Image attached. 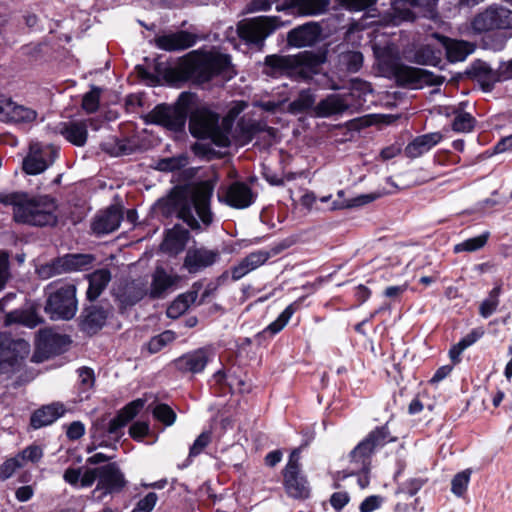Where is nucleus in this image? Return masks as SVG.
<instances>
[{
  "label": "nucleus",
  "mask_w": 512,
  "mask_h": 512,
  "mask_svg": "<svg viewBox=\"0 0 512 512\" xmlns=\"http://www.w3.org/2000/svg\"><path fill=\"white\" fill-rule=\"evenodd\" d=\"M158 501V496L154 492L148 493L140 499L132 512H151Z\"/></svg>",
  "instance_id": "obj_58"
},
{
  "label": "nucleus",
  "mask_w": 512,
  "mask_h": 512,
  "mask_svg": "<svg viewBox=\"0 0 512 512\" xmlns=\"http://www.w3.org/2000/svg\"><path fill=\"white\" fill-rule=\"evenodd\" d=\"M484 333L485 331L481 327L473 329L469 334H467L450 349L449 356L451 360L454 363H458L460 361L461 353L473 345L477 340H479L484 335Z\"/></svg>",
  "instance_id": "obj_40"
},
{
  "label": "nucleus",
  "mask_w": 512,
  "mask_h": 512,
  "mask_svg": "<svg viewBox=\"0 0 512 512\" xmlns=\"http://www.w3.org/2000/svg\"><path fill=\"white\" fill-rule=\"evenodd\" d=\"M153 416L166 426H171L176 421V413L167 404H158L153 409Z\"/></svg>",
  "instance_id": "obj_48"
},
{
  "label": "nucleus",
  "mask_w": 512,
  "mask_h": 512,
  "mask_svg": "<svg viewBox=\"0 0 512 512\" xmlns=\"http://www.w3.org/2000/svg\"><path fill=\"white\" fill-rule=\"evenodd\" d=\"M149 432V424L147 422H135L129 429L130 436L135 440L142 439Z\"/></svg>",
  "instance_id": "obj_63"
},
{
  "label": "nucleus",
  "mask_w": 512,
  "mask_h": 512,
  "mask_svg": "<svg viewBox=\"0 0 512 512\" xmlns=\"http://www.w3.org/2000/svg\"><path fill=\"white\" fill-rule=\"evenodd\" d=\"M122 218V209L118 206H111L95 217L92 230L98 235L112 233L118 229Z\"/></svg>",
  "instance_id": "obj_26"
},
{
  "label": "nucleus",
  "mask_w": 512,
  "mask_h": 512,
  "mask_svg": "<svg viewBox=\"0 0 512 512\" xmlns=\"http://www.w3.org/2000/svg\"><path fill=\"white\" fill-rule=\"evenodd\" d=\"M228 56L217 52L194 50L185 55L178 65L169 70L175 80H192L204 83L228 67Z\"/></svg>",
  "instance_id": "obj_3"
},
{
  "label": "nucleus",
  "mask_w": 512,
  "mask_h": 512,
  "mask_svg": "<svg viewBox=\"0 0 512 512\" xmlns=\"http://www.w3.org/2000/svg\"><path fill=\"white\" fill-rule=\"evenodd\" d=\"M176 339V335L173 331L167 330L161 334L154 336L148 343V350L150 353H157L162 350L165 346L172 343Z\"/></svg>",
  "instance_id": "obj_46"
},
{
  "label": "nucleus",
  "mask_w": 512,
  "mask_h": 512,
  "mask_svg": "<svg viewBox=\"0 0 512 512\" xmlns=\"http://www.w3.org/2000/svg\"><path fill=\"white\" fill-rule=\"evenodd\" d=\"M6 324L21 323L34 328L40 323V318L33 312H12L6 316Z\"/></svg>",
  "instance_id": "obj_43"
},
{
  "label": "nucleus",
  "mask_w": 512,
  "mask_h": 512,
  "mask_svg": "<svg viewBox=\"0 0 512 512\" xmlns=\"http://www.w3.org/2000/svg\"><path fill=\"white\" fill-rule=\"evenodd\" d=\"M434 2L435 0H392L395 21L413 20L411 7H428Z\"/></svg>",
  "instance_id": "obj_34"
},
{
  "label": "nucleus",
  "mask_w": 512,
  "mask_h": 512,
  "mask_svg": "<svg viewBox=\"0 0 512 512\" xmlns=\"http://www.w3.org/2000/svg\"><path fill=\"white\" fill-rule=\"evenodd\" d=\"M500 287H495L491 290L488 297L483 300L479 306V314L483 318L490 317L499 305Z\"/></svg>",
  "instance_id": "obj_42"
},
{
  "label": "nucleus",
  "mask_w": 512,
  "mask_h": 512,
  "mask_svg": "<svg viewBox=\"0 0 512 512\" xmlns=\"http://www.w3.org/2000/svg\"><path fill=\"white\" fill-rule=\"evenodd\" d=\"M337 196H338V199H336L332 202V205L330 207L331 210H338V209L362 206V205H365L367 203L374 201L375 199L379 198L381 195L373 193V194L360 195L353 199H344V191L340 190L338 192Z\"/></svg>",
  "instance_id": "obj_39"
},
{
  "label": "nucleus",
  "mask_w": 512,
  "mask_h": 512,
  "mask_svg": "<svg viewBox=\"0 0 512 512\" xmlns=\"http://www.w3.org/2000/svg\"><path fill=\"white\" fill-rule=\"evenodd\" d=\"M219 258V252L206 248L189 249L184 259V268L189 273L198 271L213 265Z\"/></svg>",
  "instance_id": "obj_23"
},
{
  "label": "nucleus",
  "mask_w": 512,
  "mask_h": 512,
  "mask_svg": "<svg viewBox=\"0 0 512 512\" xmlns=\"http://www.w3.org/2000/svg\"><path fill=\"white\" fill-rule=\"evenodd\" d=\"M57 150L53 146H43L39 143L30 145L29 154L23 160V169L27 174L42 173L54 162Z\"/></svg>",
  "instance_id": "obj_12"
},
{
  "label": "nucleus",
  "mask_w": 512,
  "mask_h": 512,
  "mask_svg": "<svg viewBox=\"0 0 512 512\" xmlns=\"http://www.w3.org/2000/svg\"><path fill=\"white\" fill-rule=\"evenodd\" d=\"M220 200L236 209L249 207L254 201V195L251 188L243 182H234L229 185L224 194L218 195Z\"/></svg>",
  "instance_id": "obj_19"
},
{
  "label": "nucleus",
  "mask_w": 512,
  "mask_h": 512,
  "mask_svg": "<svg viewBox=\"0 0 512 512\" xmlns=\"http://www.w3.org/2000/svg\"><path fill=\"white\" fill-rule=\"evenodd\" d=\"M89 286L87 289V298L90 301L96 300L106 289L111 281V273L108 269H98L87 276Z\"/></svg>",
  "instance_id": "obj_32"
},
{
  "label": "nucleus",
  "mask_w": 512,
  "mask_h": 512,
  "mask_svg": "<svg viewBox=\"0 0 512 512\" xmlns=\"http://www.w3.org/2000/svg\"><path fill=\"white\" fill-rule=\"evenodd\" d=\"M315 102V96L310 90H303L299 93L297 99L292 101L289 105V110L293 113L302 112L311 108Z\"/></svg>",
  "instance_id": "obj_45"
},
{
  "label": "nucleus",
  "mask_w": 512,
  "mask_h": 512,
  "mask_svg": "<svg viewBox=\"0 0 512 512\" xmlns=\"http://www.w3.org/2000/svg\"><path fill=\"white\" fill-rule=\"evenodd\" d=\"M124 475L115 463H110L100 467V479L98 481L97 490H104V493L119 491L125 486Z\"/></svg>",
  "instance_id": "obj_25"
},
{
  "label": "nucleus",
  "mask_w": 512,
  "mask_h": 512,
  "mask_svg": "<svg viewBox=\"0 0 512 512\" xmlns=\"http://www.w3.org/2000/svg\"><path fill=\"white\" fill-rule=\"evenodd\" d=\"M393 74L400 85H438L442 82V78L433 75L427 70L403 64L395 65L393 68Z\"/></svg>",
  "instance_id": "obj_14"
},
{
  "label": "nucleus",
  "mask_w": 512,
  "mask_h": 512,
  "mask_svg": "<svg viewBox=\"0 0 512 512\" xmlns=\"http://www.w3.org/2000/svg\"><path fill=\"white\" fill-rule=\"evenodd\" d=\"M446 48L447 57L451 62L464 61L474 51V45L466 41L451 40L445 36L433 34Z\"/></svg>",
  "instance_id": "obj_28"
},
{
  "label": "nucleus",
  "mask_w": 512,
  "mask_h": 512,
  "mask_svg": "<svg viewBox=\"0 0 512 512\" xmlns=\"http://www.w3.org/2000/svg\"><path fill=\"white\" fill-rule=\"evenodd\" d=\"M188 233L184 230H171L167 233L161 249L169 254H178L186 245Z\"/></svg>",
  "instance_id": "obj_37"
},
{
  "label": "nucleus",
  "mask_w": 512,
  "mask_h": 512,
  "mask_svg": "<svg viewBox=\"0 0 512 512\" xmlns=\"http://www.w3.org/2000/svg\"><path fill=\"white\" fill-rule=\"evenodd\" d=\"M324 57L310 51L297 55H270L265 58L266 74L277 77L286 75L295 79L309 80L319 73Z\"/></svg>",
  "instance_id": "obj_4"
},
{
  "label": "nucleus",
  "mask_w": 512,
  "mask_h": 512,
  "mask_svg": "<svg viewBox=\"0 0 512 512\" xmlns=\"http://www.w3.org/2000/svg\"><path fill=\"white\" fill-rule=\"evenodd\" d=\"M281 26L277 17L260 16L239 22L237 32L246 42L262 45Z\"/></svg>",
  "instance_id": "obj_9"
},
{
  "label": "nucleus",
  "mask_w": 512,
  "mask_h": 512,
  "mask_svg": "<svg viewBox=\"0 0 512 512\" xmlns=\"http://www.w3.org/2000/svg\"><path fill=\"white\" fill-rule=\"evenodd\" d=\"M215 113L206 109L194 112L189 121V130L194 137L211 139L219 147H227L230 144L229 133L231 121L223 119L221 125Z\"/></svg>",
  "instance_id": "obj_5"
},
{
  "label": "nucleus",
  "mask_w": 512,
  "mask_h": 512,
  "mask_svg": "<svg viewBox=\"0 0 512 512\" xmlns=\"http://www.w3.org/2000/svg\"><path fill=\"white\" fill-rule=\"evenodd\" d=\"M181 277L177 274L168 273L163 267H156L152 274L149 296L152 299L164 298L180 282Z\"/></svg>",
  "instance_id": "obj_20"
},
{
  "label": "nucleus",
  "mask_w": 512,
  "mask_h": 512,
  "mask_svg": "<svg viewBox=\"0 0 512 512\" xmlns=\"http://www.w3.org/2000/svg\"><path fill=\"white\" fill-rule=\"evenodd\" d=\"M339 63L349 72H357L363 64V55L358 51H345L339 54Z\"/></svg>",
  "instance_id": "obj_41"
},
{
  "label": "nucleus",
  "mask_w": 512,
  "mask_h": 512,
  "mask_svg": "<svg viewBox=\"0 0 512 512\" xmlns=\"http://www.w3.org/2000/svg\"><path fill=\"white\" fill-rule=\"evenodd\" d=\"M270 256V252L266 250H259L248 254L246 258L250 262V265H252L254 269H257L262 266Z\"/></svg>",
  "instance_id": "obj_60"
},
{
  "label": "nucleus",
  "mask_w": 512,
  "mask_h": 512,
  "mask_svg": "<svg viewBox=\"0 0 512 512\" xmlns=\"http://www.w3.org/2000/svg\"><path fill=\"white\" fill-rule=\"evenodd\" d=\"M61 273H64V271L63 267L59 265V258L37 268V274L42 279H49Z\"/></svg>",
  "instance_id": "obj_55"
},
{
  "label": "nucleus",
  "mask_w": 512,
  "mask_h": 512,
  "mask_svg": "<svg viewBox=\"0 0 512 512\" xmlns=\"http://www.w3.org/2000/svg\"><path fill=\"white\" fill-rule=\"evenodd\" d=\"M438 60V55L429 45L420 47L414 55V62L421 65H435Z\"/></svg>",
  "instance_id": "obj_49"
},
{
  "label": "nucleus",
  "mask_w": 512,
  "mask_h": 512,
  "mask_svg": "<svg viewBox=\"0 0 512 512\" xmlns=\"http://www.w3.org/2000/svg\"><path fill=\"white\" fill-rule=\"evenodd\" d=\"M215 356L211 347H203L186 353L174 361L176 369L183 373H200Z\"/></svg>",
  "instance_id": "obj_16"
},
{
  "label": "nucleus",
  "mask_w": 512,
  "mask_h": 512,
  "mask_svg": "<svg viewBox=\"0 0 512 512\" xmlns=\"http://www.w3.org/2000/svg\"><path fill=\"white\" fill-rule=\"evenodd\" d=\"M212 192L213 185L208 181L176 187L170 193L168 203L189 227L198 229L199 223L195 214L205 225L212 222V213L209 208Z\"/></svg>",
  "instance_id": "obj_1"
},
{
  "label": "nucleus",
  "mask_w": 512,
  "mask_h": 512,
  "mask_svg": "<svg viewBox=\"0 0 512 512\" xmlns=\"http://www.w3.org/2000/svg\"><path fill=\"white\" fill-rule=\"evenodd\" d=\"M442 136L440 133H429L415 138L405 148V153L408 157L417 158L422 154L428 152L433 146H435Z\"/></svg>",
  "instance_id": "obj_31"
},
{
  "label": "nucleus",
  "mask_w": 512,
  "mask_h": 512,
  "mask_svg": "<svg viewBox=\"0 0 512 512\" xmlns=\"http://www.w3.org/2000/svg\"><path fill=\"white\" fill-rule=\"evenodd\" d=\"M91 254H67L59 258V265L64 272H72L87 269L94 261Z\"/></svg>",
  "instance_id": "obj_36"
},
{
  "label": "nucleus",
  "mask_w": 512,
  "mask_h": 512,
  "mask_svg": "<svg viewBox=\"0 0 512 512\" xmlns=\"http://www.w3.org/2000/svg\"><path fill=\"white\" fill-rule=\"evenodd\" d=\"M187 110L184 105L178 103L175 106L158 105L149 114L151 123L162 125L171 130H180L186 121Z\"/></svg>",
  "instance_id": "obj_11"
},
{
  "label": "nucleus",
  "mask_w": 512,
  "mask_h": 512,
  "mask_svg": "<svg viewBox=\"0 0 512 512\" xmlns=\"http://www.w3.org/2000/svg\"><path fill=\"white\" fill-rule=\"evenodd\" d=\"M64 412V406L60 403L43 406L33 413L31 417V425L35 429L50 425L61 417Z\"/></svg>",
  "instance_id": "obj_30"
},
{
  "label": "nucleus",
  "mask_w": 512,
  "mask_h": 512,
  "mask_svg": "<svg viewBox=\"0 0 512 512\" xmlns=\"http://www.w3.org/2000/svg\"><path fill=\"white\" fill-rule=\"evenodd\" d=\"M144 405V400L136 399L122 408L113 419H110L108 415L101 416L93 423L90 430L93 439L99 441V446H107L103 439L105 434L117 435L118 431L132 420Z\"/></svg>",
  "instance_id": "obj_7"
},
{
  "label": "nucleus",
  "mask_w": 512,
  "mask_h": 512,
  "mask_svg": "<svg viewBox=\"0 0 512 512\" xmlns=\"http://www.w3.org/2000/svg\"><path fill=\"white\" fill-rule=\"evenodd\" d=\"M469 479H470V472L468 470L462 471V472L456 474L454 476V478L452 479V483H451L452 493L458 497L462 496L467 489Z\"/></svg>",
  "instance_id": "obj_52"
},
{
  "label": "nucleus",
  "mask_w": 512,
  "mask_h": 512,
  "mask_svg": "<svg viewBox=\"0 0 512 512\" xmlns=\"http://www.w3.org/2000/svg\"><path fill=\"white\" fill-rule=\"evenodd\" d=\"M147 282L138 278L122 282L115 295L122 307L133 306L148 294Z\"/></svg>",
  "instance_id": "obj_18"
},
{
  "label": "nucleus",
  "mask_w": 512,
  "mask_h": 512,
  "mask_svg": "<svg viewBox=\"0 0 512 512\" xmlns=\"http://www.w3.org/2000/svg\"><path fill=\"white\" fill-rule=\"evenodd\" d=\"M56 335L51 330H41L38 333V344L36 351L32 356V361L39 363L48 357L51 353L52 344L56 340Z\"/></svg>",
  "instance_id": "obj_38"
},
{
  "label": "nucleus",
  "mask_w": 512,
  "mask_h": 512,
  "mask_svg": "<svg viewBox=\"0 0 512 512\" xmlns=\"http://www.w3.org/2000/svg\"><path fill=\"white\" fill-rule=\"evenodd\" d=\"M36 110L17 104L10 98L0 96V121L15 124H29L37 118Z\"/></svg>",
  "instance_id": "obj_15"
},
{
  "label": "nucleus",
  "mask_w": 512,
  "mask_h": 512,
  "mask_svg": "<svg viewBox=\"0 0 512 512\" xmlns=\"http://www.w3.org/2000/svg\"><path fill=\"white\" fill-rule=\"evenodd\" d=\"M79 382H80V393L85 394L93 388L95 383L94 372L92 369L82 367L78 370Z\"/></svg>",
  "instance_id": "obj_54"
},
{
  "label": "nucleus",
  "mask_w": 512,
  "mask_h": 512,
  "mask_svg": "<svg viewBox=\"0 0 512 512\" xmlns=\"http://www.w3.org/2000/svg\"><path fill=\"white\" fill-rule=\"evenodd\" d=\"M210 440V433H201L194 441L192 447L190 448V456H196L200 454L203 451V449L209 444Z\"/></svg>",
  "instance_id": "obj_61"
},
{
  "label": "nucleus",
  "mask_w": 512,
  "mask_h": 512,
  "mask_svg": "<svg viewBox=\"0 0 512 512\" xmlns=\"http://www.w3.org/2000/svg\"><path fill=\"white\" fill-rule=\"evenodd\" d=\"M284 484L287 493L294 498H306L309 487L306 480L299 475V450L295 449L284 470Z\"/></svg>",
  "instance_id": "obj_13"
},
{
  "label": "nucleus",
  "mask_w": 512,
  "mask_h": 512,
  "mask_svg": "<svg viewBox=\"0 0 512 512\" xmlns=\"http://www.w3.org/2000/svg\"><path fill=\"white\" fill-rule=\"evenodd\" d=\"M474 127V119L469 113H457L452 128L456 132H470Z\"/></svg>",
  "instance_id": "obj_50"
},
{
  "label": "nucleus",
  "mask_w": 512,
  "mask_h": 512,
  "mask_svg": "<svg viewBox=\"0 0 512 512\" xmlns=\"http://www.w3.org/2000/svg\"><path fill=\"white\" fill-rule=\"evenodd\" d=\"M322 29L316 22H309L292 29L287 36L288 44L294 47L312 46L319 41Z\"/></svg>",
  "instance_id": "obj_21"
},
{
  "label": "nucleus",
  "mask_w": 512,
  "mask_h": 512,
  "mask_svg": "<svg viewBox=\"0 0 512 512\" xmlns=\"http://www.w3.org/2000/svg\"><path fill=\"white\" fill-rule=\"evenodd\" d=\"M56 129L59 134L75 146L82 147L87 142L88 130L84 121L62 122L58 124Z\"/></svg>",
  "instance_id": "obj_27"
},
{
  "label": "nucleus",
  "mask_w": 512,
  "mask_h": 512,
  "mask_svg": "<svg viewBox=\"0 0 512 512\" xmlns=\"http://www.w3.org/2000/svg\"><path fill=\"white\" fill-rule=\"evenodd\" d=\"M471 27L477 33L512 29V10L502 6H489L473 18Z\"/></svg>",
  "instance_id": "obj_10"
},
{
  "label": "nucleus",
  "mask_w": 512,
  "mask_h": 512,
  "mask_svg": "<svg viewBox=\"0 0 512 512\" xmlns=\"http://www.w3.org/2000/svg\"><path fill=\"white\" fill-rule=\"evenodd\" d=\"M200 288L201 284L195 283L190 291L180 294L167 308V316L172 319H177L183 315L191 304L196 301Z\"/></svg>",
  "instance_id": "obj_29"
},
{
  "label": "nucleus",
  "mask_w": 512,
  "mask_h": 512,
  "mask_svg": "<svg viewBox=\"0 0 512 512\" xmlns=\"http://www.w3.org/2000/svg\"><path fill=\"white\" fill-rule=\"evenodd\" d=\"M101 90L93 87L83 96L82 107L87 113H93L98 109Z\"/></svg>",
  "instance_id": "obj_53"
},
{
  "label": "nucleus",
  "mask_w": 512,
  "mask_h": 512,
  "mask_svg": "<svg viewBox=\"0 0 512 512\" xmlns=\"http://www.w3.org/2000/svg\"><path fill=\"white\" fill-rule=\"evenodd\" d=\"M351 94H330L322 99L315 107L317 117L327 118L333 115L343 114L351 107L348 98Z\"/></svg>",
  "instance_id": "obj_22"
},
{
  "label": "nucleus",
  "mask_w": 512,
  "mask_h": 512,
  "mask_svg": "<svg viewBox=\"0 0 512 512\" xmlns=\"http://www.w3.org/2000/svg\"><path fill=\"white\" fill-rule=\"evenodd\" d=\"M488 233H484L482 235L467 239L461 243H458L454 246V252H474L485 246L488 240Z\"/></svg>",
  "instance_id": "obj_44"
},
{
  "label": "nucleus",
  "mask_w": 512,
  "mask_h": 512,
  "mask_svg": "<svg viewBox=\"0 0 512 512\" xmlns=\"http://www.w3.org/2000/svg\"><path fill=\"white\" fill-rule=\"evenodd\" d=\"M20 467H22V461L17 456L7 459L2 465H0V479L6 480L10 478Z\"/></svg>",
  "instance_id": "obj_56"
},
{
  "label": "nucleus",
  "mask_w": 512,
  "mask_h": 512,
  "mask_svg": "<svg viewBox=\"0 0 512 512\" xmlns=\"http://www.w3.org/2000/svg\"><path fill=\"white\" fill-rule=\"evenodd\" d=\"M196 40V35L182 30L155 38V44L159 49L171 52L188 49L196 43Z\"/></svg>",
  "instance_id": "obj_24"
},
{
  "label": "nucleus",
  "mask_w": 512,
  "mask_h": 512,
  "mask_svg": "<svg viewBox=\"0 0 512 512\" xmlns=\"http://www.w3.org/2000/svg\"><path fill=\"white\" fill-rule=\"evenodd\" d=\"M45 311L51 319L70 320L77 312L76 287L61 286L48 296Z\"/></svg>",
  "instance_id": "obj_8"
},
{
  "label": "nucleus",
  "mask_w": 512,
  "mask_h": 512,
  "mask_svg": "<svg viewBox=\"0 0 512 512\" xmlns=\"http://www.w3.org/2000/svg\"><path fill=\"white\" fill-rule=\"evenodd\" d=\"M296 309L297 307H295V303L287 306L285 310L279 315V317L268 325L265 331H268L271 334L280 332L286 326Z\"/></svg>",
  "instance_id": "obj_47"
},
{
  "label": "nucleus",
  "mask_w": 512,
  "mask_h": 512,
  "mask_svg": "<svg viewBox=\"0 0 512 512\" xmlns=\"http://www.w3.org/2000/svg\"><path fill=\"white\" fill-rule=\"evenodd\" d=\"M0 202L13 206V217L16 222L33 226L54 225L57 222V204L55 199L48 195L0 194Z\"/></svg>",
  "instance_id": "obj_2"
},
{
  "label": "nucleus",
  "mask_w": 512,
  "mask_h": 512,
  "mask_svg": "<svg viewBox=\"0 0 512 512\" xmlns=\"http://www.w3.org/2000/svg\"><path fill=\"white\" fill-rule=\"evenodd\" d=\"M285 4L305 16L320 15L327 11L330 0H284Z\"/></svg>",
  "instance_id": "obj_33"
},
{
  "label": "nucleus",
  "mask_w": 512,
  "mask_h": 512,
  "mask_svg": "<svg viewBox=\"0 0 512 512\" xmlns=\"http://www.w3.org/2000/svg\"><path fill=\"white\" fill-rule=\"evenodd\" d=\"M383 499L380 496L373 495L367 497L360 505L361 512H372L380 507Z\"/></svg>",
  "instance_id": "obj_64"
},
{
  "label": "nucleus",
  "mask_w": 512,
  "mask_h": 512,
  "mask_svg": "<svg viewBox=\"0 0 512 512\" xmlns=\"http://www.w3.org/2000/svg\"><path fill=\"white\" fill-rule=\"evenodd\" d=\"M254 270L255 269L250 265V262L245 257L237 265L231 268V277L233 280L237 281Z\"/></svg>",
  "instance_id": "obj_59"
},
{
  "label": "nucleus",
  "mask_w": 512,
  "mask_h": 512,
  "mask_svg": "<svg viewBox=\"0 0 512 512\" xmlns=\"http://www.w3.org/2000/svg\"><path fill=\"white\" fill-rule=\"evenodd\" d=\"M109 311L98 306H92L85 311L81 325L82 329L88 333H94L106 322Z\"/></svg>",
  "instance_id": "obj_35"
},
{
  "label": "nucleus",
  "mask_w": 512,
  "mask_h": 512,
  "mask_svg": "<svg viewBox=\"0 0 512 512\" xmlns=\"http://www.w3.org/2000/svg\"><path fill=\"white\" fill-rule=\"evenodd\" d=\"M96 479H100V467L88 468L83 474L81 473L80 485L81 487H90Z\"/></svg>",
  "instance_id": "obj_62"
},
{
  "label": "nucleus",
  "mask_w": 512,
  "mask_h": 512,
  "mask_svg": "<svg viewBox=\"0 0 512 512\" xmlns=\"http://www.w3.org/2000/svg\"><path fill=\"white\" fill-rule=\"evenodd\" d=\"M30 354V344L24 339H13L0 334V373L7 376L19 373Z\"/></svg>",
  "instance_id": "obj_6"
},
{
  "label": "nucleus",
  "mask_w": 512,
  "mask_h": 512,
  "mask_svg": "<svg viewBox=\"0 0 512 512\" xmlns=\"http://www.w3.org/2000/svg\"><path fill=\"white\" fill-rule=\"evenodd\" d=\"M187 164V157L184 155L178 157L164 158L158 161L156 168L160 171H174Z\"/></svg>",
  "instance_id": "obj_51"
},
{
  "label": "nucleus",
  "mask_w": 512,
  "mask_h": 512,
  "mask_svg": "<svg viewBox=\"0 0 512 512\" xmlns=\"http://www.w3.org/2000/svg\"><path fill=\"white\" fill-rule=\"evenodd\" d=\"M385 439L383 430H375L371 432L367 438L360 442L350 453L351 462L359 465V469L368 471L369 458L374 449L381 445Z\"/></svg>",
  "instance_id": "obj_17"
},
{
  "label": "nucleus",
  "mask_w": 512,
  "mask_h": 512,
  "mask_svg": "<svg viewBox=\"0 0 512 512\" xmlns=\"http://www.w3.org/2000/svg\"><path fill=\"white\" fill-rule=\"evenodd\" d=\"M42 456L43 451L38 446H29L17 455V457L22 461V466L27 462H37L42 458Z\"/></svg>",
  "instance_id": "obj_57"
}]
</instances>
